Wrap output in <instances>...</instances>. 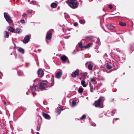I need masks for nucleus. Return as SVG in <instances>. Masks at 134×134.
I'll use <instances>...</instances> for the list:
<instances>
[{"instance_id":"f257e3e1","label":"nucleus","mask_w":134,"mask_h":134,"mask_svg":"<svg viewBox=\"0 0 134 134\" xmlns=\"http://www.w3.org/2000/svg\"><path fill=\"white\" fill-rule=\"evenodd\" d=\"M66 2L72 8H76L78 6L77 1L76 0H68Z\"/></svg>"},{"instance_id":"f03ea898","label":"nucleus","mask_w":134,"mask_h":134,"mask_svg":"<svg viewBox=\"0 0 134 134\" xmlns=\"http://www.w3.org/2000/svg\"><path fill=\"white\" fill-rule=\"evenodd\" d=\"M104 100V98L102 97H100L95 102V106L96 107L100 108L103 107V102Z\"/></svg>"},{"instance_id":"7ed1b4c3","label":"nucleus","mask_w":134,"mask_h":134,"mask_svg":"<svg viewBox=\"0 0 134 134\" xmlns=\"http://www.w3.org/2000/svg\"><path fill=\"white\" fill-rule=\"evenodd\" d=\"M4 16L6 21L9 23H12L13 21L10 19V17L8 14L6 13H4Z\"/></svg>"},{"instance_id":"20e7f679","label":"nucleus","mask_w":134,"mask_h":134,"mask_svg":"<svg viewBox=\"0 0 134 134\" xmlns=\"http://www.w3.org/2000/svg\"><path fill=\"white\" fill-rule=\"evenodd\" d=\"M51 31L52 30H50L48 32L46 36V39L50 40L51 39L52 35Z\"/></svg>"},{"instance_id":"39448f33","label":"nucleus","mask_w":134,"mask_h":134,"mask_svg":"<svg viewBox=\"0 0 134 134\" xmlns=\"http://www.w3.org/2000/svg\"><path fill=\"white\" fill-rule=\"evenodd\" d=\"M47 87V84L44 82H41L40 84L39 87L41 89H44Z\"/></svg>"},{"instance_id":"423d86ee","label":"nucleus","mask_w":134,"mask_h":134,"mask_svg":"<svg viewBox=\"0 0 134 134\" xmlns=\"http://www.w3.org/2000/svg\"><path fill=\"white\" fill-rule=\"evenodd\" d=\"M38 74L39 77H42L44 75V72L42 69H40L38 71Z\"/></svg>"},{"instance_id":"0eeeda50","label":"nucleus","mask_w":134,"mask_h":134,"mask_svg":"<svg viewBox=\"0 0 134 134\" xmlns=\"http://www.w3.org/2000/svg\"><path fill=\"white\" fill-rule=\"evenodd\" d=\"M30 36L27 35L25 37L24 40H23V42L25 43H26L29 42V40L30 39Z\"/></svg>"},{"instance_id":"6e6552de","label":"nucleus","mask_w":134,"mask_h":134,"mask_svg":"<svg viewBox=\"0 0 134 134\" xmlns=\"http://www.w3.org/2000/svg\"><path fill=\"white\" fill-rule=\"evenodd\" d=\"M43 116L46 119H50L51 117L48 114L44 113H43L42 114Z\"/></svg>"},{"instance_id":"1a4fd4ad","label":"nucleus","mask_w":134,"mask_h":134,"mask_svg":"<svg viewBox=\"0 0 134 134\" xmlns=\"http://www.w3.org/2000/svg\"><path fill=\"white\" fill-rule=\"evenodd\" d=\"M54 79L52 78L51 80L48 81V83L50 85V86H52L54 85Z\"/></svg>"},{"instance_id":"9d476101","label":"nucleus","mask_w":134,"mask_h":134,"mask_svg":"<svg viewBox=\"0 0 134 134\" xmlns=\"http://www.w3.org/2000/svg\"><path fill=\"white\" fill-rule=\"evenodd\" d=\"M78 75V72L76 70L74 72H73L71 74L72 76L74 77H75L77 75Z\"/></svg>"},{"instance_id":"9b49d317","label":"nucleus","mask_w":134,"mask_h":134,"mask_svg":"<svg viewBox=\"0 0 134 134\" xmlns=\"http://www.w3.org/2000/svg\"><path fill=\"white\" fill-rule=\"evenodd\" d=\"M62 75V72H57L56 74V77L58 78H59Z\"/></svg>"},{"instance_id":"f8f14e48","label":"nucleus","mask_w":134,"mask_h":134,"mask_svg":"<svg viewBox=\"0 0 134 134\" xmlns=\"http://www.w3.org/2000/svg\"><path fill=\"white\" fill-rule=\"evenodd\" d=\"M114 29L115 27L113 25H109V30H113V32H116V31L115 29Z\"/></svg>"},{"instance_id":"ddd939ff","label":"nucleus","mask_w":134,"mask_h":134,"mask_svg":"<svg viewBox=\"0 0 134 134\" xmlns=\"http://www.w3.org/2000/svg\"><path fill=\"white\" fill-rule=\"evenodd\" d=\"M90 88H91V91L92 92H93L94 90H95V87L93 85H92L91 84V83L90 82Z\"/></svg>"},{"instance_id":"4468645a","label":"nucleus","mask_w":134,"mask_h":134,"mask_svg":"<svg viewBox=\"0 0 134 134\" xmlns=\"http://www.w3.org/2000/svg\"><path fill=\"white\" fill-rule=\"evenodd\" d=\"M67 59V58L65 55L61 57V59L63 62H65Z\"/></svg>"},{"instance_id":"2eb2a0df","label":"nucleus","mask_w":134,"mask_h":134,"mask_svg":"<svg viewBox=\"0 0 134 134\" xmlns=\"http://www.w3.org/2000/svg\"><path fill=\"white\" fill-rule=\"evenodd\" d=\"M81 84L84 87H86L88 84V83H86L84 80H82L81 81Z\"/></svg>"},{"instance_id":"dca6fc26","label":"nucleus","mask_w":134,"mask_h":134,"mask_svg":"<svg viewBox=\"0 0 134 134\" xmlns=\"http://www.w3.org/2000/svg\"><path fill=\"white\" fill-rule=\"evenodd\" d=\"M93 66V64L92 63H89L88 66V69L91 70H92V68Z\"/></svg>"},{"instance_id":"f3484780","label":"nucleus","mask_w":134,"mask_h":134,"mask_svg":"<svg viewBox=\"0 0 134 134\" xmlns=\"http://www.w3.org/2000/svg\"><path fill=\"white\" fill-rule=\"evenodd\" d=\"M8 30L11 32H13L14 31V30L11 26H8L7 27Z\"/></svg>"},{"instance_id":"a211bd4d","label":"nucleus","mask_w":134,"mask_h":134,"mask_svg":"<svg viewBox=\"0 0 134 134\" xmlns=\"http://www.w3.org/2000/svg\"><path fill=\"white\" fill-rule=\"evenodd\" d=\"M51 6L52 8H55L57 6V4L55 3H53L51 4Z\"/></svg>"},{"instance_id":"6ab92c4d","label":"nucleus","mask_w":134,"mask_h":134,"mask_svg":"<svg viewBox=\"0 0 134 134\" xmlns=\"http://www.w3.org/2000/svg\"><path fill=\"white\" fill-rule=\"evenodd\" d=\"M18 51L21 53L23 54H24V51L23 49L21 48H19L18 49Z\"/></svg>"},{"instance_id":"aec40b11","label":"nucleus","mask_w":134,"mask_h":134,"mask_svg":"<svg viewBox=\"0 0 134 134\" xmlns=\"http://www.w3.org/2000/svg\"><path fill=\"white\" fill-rule=\"evenodd\" d=\"M92 44V43H89L86 46H84V47L86 49L90 47L91 46Z\"/></svg>"},{"instance_id":"412c9836","label":"nucleus","mask_w":134,"mask_h":134,"mask_svg":"<svg viewBox=\"0 0 134 134\" xmlns=\"http://www.w3.org/2000/svg\"><path fill=\"white\" fill-rule=\"evenodd\" d=\"M91 81V82H93V84H95L96 83V80L94 78H91L90 79Z\"/></svg>"},{"instance_id":"4be33fe9","label":"nucleus","mask_w":134,"mask_h":134,"mask_svg":"<svg viewBox=\"0 0 134 134\" xmlns=\"http://www.w3.org/2000/svg\"><path fill=\"white\" fill-rule=\"evenodd\" d=\"M119 24L120 25L122 26H124L126 25V24L125 23L122 22H119Z\"/></svg>"},{"instance_id":"5701e85b","label":"nucleus","mask_w":134,"mask_h":134,"mask_svg":"<svg viewBox=\"0 0 134 134\" xmlns=\"http://www.w3.org/2000/svg\"><path fill=\"white\" fill-rule=\"evenodd\" d=\"M9 36V34H8L7 32L6 31H5L4 32V37L8 38Z\"/></svg>"},{"instance_id":"b1692460","label":"nucleus","mask_w":134,"mask_h":134,"mask_svg":"<svg viewBox=\"0 0 134 134\" xmlns=\"http://www.w3.org/2000/svg\"><path fill=\"white\" fill-rule=\"evenodd\" d=\"M21 32V29H20L17 28L16 29V33H19Z\"/></svg>"},{"instance_id":"393cba45","label":"nucleus","mask_w":134,"mask_h":134,"mask_svg":"<svg viewBox=\"0 0 134 134\" xmlns=\"http://www.w3.org/2000/svg\"><path fill=\"white\" fill-rule=\"evenodd\" d=\"M35 87H34L32 89L31 88L32 93H33L35 91L37 90V89H36V87H37V86H35Z\"/></svg>"},{"instance_id":"a878e982","label":"nucleus","mask_w":134,"mask_h":134,"mask_svg":"<svg viewBox=\"0 0 134 134\" xmlns=\"http://www.w3.org/2000/svg\"><path fill=\"white\" fill-rule=\"evenodd\" d=\"M83 89L82 88H80L79 89L78 91L80 93H81L83 92Z\"/></svg>"},{"instance_id":"bb28decb","label":"nucleus","mask_w":134,"mask_h":134,"mask_svg":"<svg viewBox=\"0 0 134 134\" xmlns=\"http://www.w3.org/2000/svg\"><path fill=\"white\" fill-rule=\"evenodd\" d=\"M76 102L73 100L72 101V106L74 107L76 105Z\"/></svg>"},{"instance_id":"cd10ccee","label":"nucleus","mask_w":134,"mask_h":134,"mask_svg":"<svg viewBox=\"0 0 134 134\" xmlns=\"http://www.w3.org/2000/svg\"><path fill=\"white\" fill-rule=\"evenodd\" d=\"M79 46L81 48H83L84 46H83L82 45V43H79Z\"/></svg>"},{"instance_id":"c85d7f7f","label":"nucleus","mask_w":134,"mask_h":134,"mask_svg":"<svg viewBox=\"0 0 134 134\" xmlns=\"http://www.w3.org/2000/svg\"><path fill=\"white\" fill-rule=\"evenodd\" d=\"M86 117V116L85 115H83L82 117L80 118V119L81 120H82L85 118Z\"/></svg>"},{"instance_id":"c756f323","label":"nucleus","mask_w":134,"mask_h":134,"mask_svg":"<svg viewBox=\"0 0 134 134\" xmlns=\"http://www.w3.org/2000/svg\"><path fill=\"white\" fill-rule=\"evenodd\" d=\"M80 23L81 24H83L85 23V21L83 20H81L79 21Z\"/></svg>"},{"instance_id":"7c9ffc66","label":"nucleus","mask_w":134,"mask_h":134,"mask_svg":"<svg viewBox=\"0 0 134 134\" xmlns=\"http://www.w3.org/2000/svg\"><path fill=\"white\" fill-rule=\"evenodd\" d=\"M97 40H98L97 42H96V43H97V44H99L100 43V40L99 38H98Z\"/></svg>"},{"instance_id":"2f4dec72","label":"nucleus","mask_w":134,"mask_h":134,"mask_svg":"<svg viewBox=\"0 0 134 134\" xmlns=\"http://www.w3.org/2000/svg\"><path fill=\"white\" fill-rule=\"evenodd\" d=\"M20 22L21 23L23 24H24L25 23V21L24 19L21 20L20 21Z\"/></svg>"},{"instance_id":"473e14b6","label":"nucleus","mask_w":134,"mask_h":134,"mask_svg":"<svg viewBox=\"0 0 134 134\" xmlns=\"http://www.w3.org/2000/svg\"><path fill=\"white\" fill-rule=\"evenodd\" d=\"M62 110H63V107H61L58 108V110H59L61 111H62Z\"/></svg>"},{"instance_id":"72a5a7b5","label":"nucleus","mask_w":134,"mask_h":134,"mask_svg":"<svg viewBox=\"0 0 134 134\" xmlns=\"http://www.w3.org/2000/svg\"><path fill=\"white\" fill-rule=\"evenodd\" d=\"M27 12L28 13L29 15H31V14L32 13L31 12L30 10H27Z\"/></svg>"},{"instance_id":"f704fd0d","label":"nucleus","mask_w":134,"mask_h":134,"mask_svg":"<svg viewBox=\"0 0 134 134\" xmlns=\"http://www.w3.org/2000/svg\"><path fill=\"white\" fill-rule=\"evenodd\" d=\"M91 125L92 126H96V124H95L94 123V122H91Z\"/></svg>"},{"instance_id":"c9c22d12","label":"nucleus","mask_w":134,"mask_h":134,"mask_svg":"<svg viewBox=\"0 0 134 134\" xmlns=\"http://www.w3.org/2000/svg\"><path fill=\"white\" fill-rule=\"evenodd\" d=\"M60 112H61L59 110H58V111L57 112V114L58 115L59 114H60Z\"/></svg>"},{"instance_id":"e433bc0d","label":"nucleus","mask_w":134,"mask_h":134,"mask_svg":"<svg viewBox=\"0 0 134 134\" xmlns=\"http://www.w3.org/2000/svg\"><path fill=\"white\" fill-rule=\"evenodd\" d=\"M39 80L38 79H36L34 80V82L35 83V82H38Z\"/></svg>"},{"instance_id":"4c0bfd02","label":"nucleus","mask_w":134,"mask_h":134,"mask_svg":"<svg viewBox=\"0 0 134 134\" xmlns=\"http://www.w3.org/2000/svg\"><path fill=\"white\" fill-rule=\"evenodd\" d=\"M31 3H32L34 4H36V2L35 1H32Z\"/></svg>"},{"instance_id":"58836bf2","label":"nucleus","mask_w":134,"mask_h":134,"mask_svg":"<svg viewBox=\"0 0 134 134\" xmlns=\"http://www.w3.org/2000/svg\"><path fill=\"white\" fill-rule=\"evenodd\" d=\"M78 24L76 23H74V25L75 26H76Z\"/></svg>"},{"instance_id":"ea45409f","label":"nucleus","mask_w":134,"mask_h":134,"mask_svg":"<svg viewBox=\"0 0 134 134\" xmlns=\"http://www.w3.org/2000/svg\"><path fill=\"white\" fill-rule=\"evenodd\" d=\"M113 8V6L111 4H109V8L112 9Z\"/></svg>"},{"instance_id":"a19ab883","label":"nucleus","mask_w":134,"mask_h":134,"mask_svg":"<svg viewBox=\"0 0 134 134\" xmlns=\"http://www.w3.org/2000/svg\"><path fill=\"white\" fill-rule=\"evenodd\" d=\"M112 67H113L112 66H111L110 65H109V71H110V69L112 68Z\"/></svg>"},{"instance_id":"79ce46f5","label":"nucleus","mask_w":134,"mask_h":134,"mask_svg":"<svg viewBox=\"0 0 134 134\" xmlns=\"http://www.w3.org/2000/svg\"><path fill=\"white\" fill-rule=\"evenodd\" d=\"M107 67L108 68V69H109V66L108 65V63L106 64V65H107Z\"/></svg>"},{"instance_id":"37998d69","label":"nucleus","mask_w":134,"mask_h":134,"mask_svg":"<svg viewBox=\"0 0 134 134\" xmlns=\"http://www.w3.org/2000/svg\"><path fill=\"white\" fill-rule=\"evenodd\" d=\"M66 38H69V36H67L65 37Z\"/></svg>"},{"instance_id":"c03bdc74","label":"nucleus","mask_w":134,"mask_h":134,"mask_svg":"<svg viewBox=\"0 0 134 134\" xmlns=\"http://www.w3.org/2000/svg\"><path fill=\"white\" fill-rule=\"evenodd\" d=\"M38 51L40 52H41V50H40V49H39L38 50Z\"/></svg>"},{"instance_id":"a18cd8bd","label":"nucleus","mask_w":134,"mask_h":134,"mask_svg":"<svg viewBox=\"0 0 134 134\" xmlns=\"http://www.w3.org/2000/svg\"><path fill=\"white\" fill-rule=\"evenodd\" d=\"M106 56H107V57L106 54H105V55H104V57H105Z\"/></svg>"},{"instance_id":"49530a36","label":"nucleus","mask_w":134,"mask_h":134,"mask_svg":"<svg viewBox=\"0 0 134 134\" xmlns=\"http://www.w3.org/2000/svg\"><path fill=\"white\" fill-rule=\"evenodd\" d=\"M6 102H4V104H6Z\"/></svg>"},{"instance_id":"de8ad7c7","label":"nucleus","mask_w":134,"mask_h":134,"mask_svg":"<svg viewBox=\"0 0 134 134\" xmlns=\"http://www.w3.org/2000/svg\"><path fill=\"white\" fill-rule=\"evenodd\" d=\"M26 93V94H28H28H28V92H27Z\"/></svg>"},{"instance_id":"09e8293b","label":"nucleus","mask_w":134,"mask_h":134,"mask_svg":"<svg viewBox=\"0 0 134 134\" xmlns=\"http://www.w3.org/2000/svg\"><path fill=\"white\" fill-rule=\"evenodd\" d=\"M37 134H38V133H39V132H37Z\"/></svg>"},{"instance_id":"8fccbe9b","label":"nucleus","mask_w":134,"mask_h":134,"mask_svg":"<svg viewBox=\"0 0 134 134\" xmlns=\"http://www.w3.org/2000/svg\"><path fill=\"white\" fill-rule=\"evenodd\" d=\"M112 112L113 113V114H114V113H113V111H112Z\"/></svg>"}]
</instances>
